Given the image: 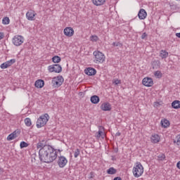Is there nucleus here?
I'll use <instances>...</instances> for the list:
<instances>
[{
    "label": "nucleus",
    "instance_id": "41",
    "mask_svg": "<svg viewBox=\"0 0 180 180\" xmlns=\"http://www.w3.org/2000/svg\"><path fill=\"white\" fill-rule=\"evenodd\" d=\"M5 37V34L4 32H0V40H2Z\"/></svg>",
    "mask_w": 180,
    "mask_h": 180
},
{
    "label": "nucleus",
    "instance_id": "28",
    "mask_svg": "<svg viewBox=\"0 0 180 180\" xmlns=\"http://www.w3.org/2000/svg\"><path fill=\"white\" fill-rule=\"evenodd\" d=\"M173 143L176 144V146H180V135L176 136V139L173 141Z\"/></svg>",
    "mask_w": 180,
    "mask_h": 180
},
{
    "label": "nucleus",
    "instance_id": "45",
    "mask_svg": "<svg viewBox=\"0 0 180 180\" xmlns=\"http://www.w3.org/2000/svg\"><path fill=\"white\" fill-rule=\"evenodd\" d=\"M113 180H122L121 177H115Z\"/></svg>",
    "mask_w": 180,
    "mask_h": 180
},
{
    "label": "nucleus",
    "instance_id": "4",
    "mask_svg": "<svg viewBox=\"0 0 180 180\" xmlns=\"http://www.w3.org/2000/svg\"><path fill=\"white\" fill-rule=\"evenodd\" d=\"M94 56V63L95 64H102L105 61V54L99 51H95L93 52Z\"/></svg>",
    "mask_w": 180,
    "mask_h": 180
},
{
    "label": "nucleus",
    "instance_id": "27",
    "mask_svg": "<svg viewBox=\"0 0 180 180\" xmlns=\"http://www.w3.org/2000/svg\"><path fill=\"white\" fill-rule=\"evenodd\" d=\"M10 22H11V20H9L8 17L3 18L2 19L3 25H9Z\"/></svg>",
    "mask_w": 180,
    "mask_h": 180
},
{
    "label": "nucleus",
    "instance_id": "19",
    "mask_svg": "<svg viewBox=\"0 0 180 180\" xmlns=\"http://www.w3.org/2000/svg\"><path fill=\"white\" fill-rule=\"evenodd\" d=\"M90 101L91 102V103H94V105H96L97 103H99V96H93L91 97Z\"/></svg>",
    "mask_w": 180,
    "mask_h": 180
},
{
    "label": "nucleus",
    "instance_id": "46",
    "mask_svg": "<svg viewBox=\"0 0 180 180\" xmlns=\"http://www.w3.org/2000/svg\"><path fill=\"white\" fill-rule=\"evenodd\" d=\"M1 174H4V169L0 167V175H1Z\"/></svg>",
    "mask_w": 180,
    "mask_h": 180
},
{
    "label": "nucleus",
    "instance_id": "7",
    "mask_svg": "<svg viewBox=\"0 0 180 180\" xmlns=\"http://www.w3.org/2000/svg\"><path fill=\"white\" fill-rule=\"evenodd\" d=\"M12 41H13V44H14V46H16L18 47L23 44V41H25V38L22 35H15L13 38Z\"/></svg>",
    "mask_w": 180,
    "mask_h": 180
},
{
    "label": "nucleus",
    "instance_id": "11",
    "mask_svg": "<svg viewBox=\"0 0 180 180\" xmlns=\"http://www.w3.org/2000/svg\"><path fill=\"white\" fill-rule=\"evenodd\" d=\"M63 33L67 37H72L74 36V29L71 27H67L64 29Z\"/></svg>",
    "mask_w": 180,
    "mask_h": 180
},
{
    "label": "nucleus",
    "instance_id": "24",
    "mask_svg": "<svg viewBox=\"0 0 180 180\" xmlns=\"http://www.w3.org/2000/svg\"><path fill=\"white\" fill-rule=\"evenodd\" d=\"M161 125L162 127H164L165 129H166V127H169V121H168V120H163L161 121Z\"/></svg>",
    "mask_w": 180,
    "mask_h": 180
},
{
    "label": "nucleus",
    "instance_id": "36",
    "mask_svg": "<svg viewBox=\"0 0 180 180\" xmlns=\"http://www.w3.org/2000/svg\"><path fill=\"white\" fill-rule=\"evenodd\" d=\"M153 106L154 108H158L159 106H161V103L156 101L153 103Z\"/></svg>",
    "mask_w": 180,
    "mask_h": 180
},
{
    "label": "nucleus",
    "instance_id": "13",
    "mask_svg": "<svg viewBox=\"0 0 180 180\" xmlns=\"http://www.w3.org/2000/svg\"><path fill=\"white\" fill-rule=\"evenodd\" d=\"M161 138L159 134H154L150 136V141L153 143V144H157V143H160Z\"/></svg>",
    "mask_w": 180,
    "mask_h": 180
},
{
    "label": "nucleus",
    "instance_id": "30",
    "mask_svg": "<svg viewBox=\"0 0 180 180\" xmlns=\"http://www.w3.org/2000/svg\"><path fill=\"white\" fill-rule=\"evenodd\" d=\"M154 75H155V77H156V78H162V73H161V71H160V70L155 72Z\"/></svg>",
    "mask_w": 180,
    "mask_h": 180
},
{
    "label": "nucleus",
    "instance_id": "29",
    "mask_svg": "<svg viewBox=\"0 0 180 180\" xmlns=\"http://www.w3.org/2000/svg\"><path fill=\"white\" fill-rule=\"evenodd\" d=\"M90 40L91 41L96 42L98 41V40H99V37L96 35H91L90 37Z\"/></svg>",
    "mask_w": 180,
    "mask_h": 180
},
{
    "label": "nucleus",
    "instance_id": "33",
    "mask_svg": "<svg viewBox=\"0 0 180 180\" xmlns=\"http://www.w3.org/2000/svg\"><path fill=\"white\" fill-rule=\"evenodd\" d=\"M80 153H81V151L79 150V149H78V148L76 149V150H75V153H74V157H75V158H77L78 156L79 155Z\"/></svg>",
    "mask_w": 180,
    "mask_h": 180
},
{
    "label": "nucleus",
    "instance_id": "38",
    "mask_svg": "<svg viewBox=\"0 0 180 180\" xmlns=\"http://www.w3.org/2000/svg\"><path fill=\"white\" fill-rule=\"evenodd\" d=\"M43 147H44V146H43V143H38L37 145V148H40V150H41V148H43Z\"/></svg>",
    "mask_w": 180,
    "mask_h": 180
},
{
    "label": "nucleus",
    "instance_id": "20",
    "mask_svg": "<svg viewBox=\"0 0 180 180\" xmlns=\"http://www.w3.org/2000/svg\"><path fill=\"white\" fill-rule=\"evenodd\" d=\"M106 2V0H93V4L96 6H101Z\"/></svg>",
    "mask_w": 180,
    "mask_h": 180
},
{
    "label": "nucleus",
    "instance_id": "8",
    "mask_svg": "<svg viewBox=\"0 0 180 180\" xmlns=\"http://www.w3.org/2000/svg\"><path fill=\"white\" fill-rule=\"evenodd\" d=\"M68 162V160H67V158L64 156H60L58 158L57 164L59 168H64V167L67 165Z\"/></svg>",
    "mask_w": 180,
    "mask_h": 180
},
{
    "label": "nucleus",
    "instance_id": "5",
    "mask_svg": "<svg viewBox=\"0 0 180 180\" xmlns=\"http://www.w3.org/2000/svg\"><path fill=\"white\" fill-rule=\"evenodd\" d=\"M63 82L64 78H63V76H58L52 79L51 84L54 88H60Z\"/></svg>",
    "mask_w": 180,
    "mask_h": 180
},
{
    "label": "nucleus",
    "instance_id": "32",
    "mask_svg": "<svg viewBox=\"0 0 180 180\" xmlns=\"http://www.w3.org/2000/svg\"><path fill=\"white\" fill-rule=\"evenodd\" d=\"M28 146H29V144L25 141H22L20 144V148H25L27 147Z\"/></svg>",
    "mask_w": 180,
    "mask_h": 180
},
{
    "label": "nucleus",
    "instance_id": "40",
    "mask_svg": "<svg viewBox=\"0 0 180 180\" xmlns=\"http://www.w3.org/2000/svg\"><path fill=\"white\" fill-rule=\"evenodd\" d=\"M11 134H13L14 139H16V137H18V132H16V131L11 133Z\"/></svg>",
    "mask_w": 180,
    "mask_h": 180
},
{
    "label": "nucleus",
    "instance_id": "18",
    "mask_svg": "<svg viewBox=\"0 0 180 180\" xmlns=\"http://www.w3.org/2000/svg\"><path fill=\"white\" fill-rule=\"evenodd\" d=\"M34 86L36 88H43L44 86V80L37 79L34 83Z\"/></svg>",
    "mask_w": 180,
    "mask_h": 180
},
{
    "label": "nucleus",
    "instance_id": "9",
    "mask_svg": "<svg viewBox=\"0 0 180 180\" xmlns=\"http://www.w3.org/2000/svg\"><path fill=\"white\" fill-rule=\"evenodd\" d=\"M16 63V59H11L10 60H7L5 63H2L0 65V68L1 70H6V68H9L11 65H13Z\"/></svg>",
    "mask_w": 180,
    "mask_h": 180
},
{
    "label": "nucleus",
    "instance_id": "47",
    "mask_svg": "<svg viewBox=\"0 0 180 180\" xmlns=\"http://www.w3.org/2000/svg\"><path fill=\"white\" fill-rule=\"evenodd\" d=\"M120 134H121L120 132H117L115 136H120Z\"/></svg>",
    "mask_w": 180,
    "mask_h": 180
},
{
    "label": "nucleus",
    "instance_id": "3",
    "mask_svg": "<svg viewBox=\"0 0 180 180\" xmlns=\"http://www.w3.org/2000/svg\"><path fill=\"white\" fill-rule=\"evenodd\" d=\"M50 119V116H49V114L45 113L42 115H41L37 121V129H41V127H44L46 124H47V122H49V120Z\"/></svg>",
    "mask_w": 180,
    "mask_h": 180
},
{
    "label": "nucleus",
    "instance_id": "16",
    "mask_svg": "<svg viewBox=\"0 0 180 180\" xmlns=\"http://www.w3.org/2000/svg\"><path fill=\"white\" fill-rule=\"evenodd\" d=\"M84 72L85 74H86V75L92 77L96 74V70H95V68H88L84 70Z\"/></svg>",
    "mask_w": 180,
    "mask_h": 180
},
{
    "label": "nucleus",
    "instance_id": "44",
    "mask_svg": "<svg viewBox=\"0 0 180 180\" xmlns=\"http://www.w3.org/2000/svg\"><path fill=\"white\" fill-rule=\"evenodd\" d=\"M176 37H179V39H180V32L176 33Z\"/></svg>",
    "mask_w": 180,
    "mask_h": 180
},
{
    "label": "nucleus",
    "instance_id": "15",
    "mask_svg": "<svg viewBox=\"0 0 180 180\" xmlns=\"http://www.w3.org/2000/svg\"><path fill=\"white\" fill-rule=\"evenodd\" d=\"M34 16H36V13H34V11L33 10L29 11L26 13L27 20H34Z\"/></svg>",
    "mask_w": 180,
    "mask_h": 180
},
{
    "label": "nucleus",
    "instance_id": "17",
    "mask_svg": "<svg viewBox=\"0 0 180 180\" xmlns=\"http://www.w3.org/2000/svg\"><path fill=\"white\" fill-rule=\"evenodd\" d=\"M103 130H104L103 127L102 126L98 127V131L96 134V137H97V139H101V137L103 138V136H104Z\"/></svg>",
    "mask_w": 180,
    "mask_h": 180
},
{
    "label": "nucleus",
    "instance_id": "48",
    "mask_svg": "<svg viewBox=\"0 0 180 180\" xmlns=\"http://www.w3.org/2000/svg\"><path fill=\"white\" fill-rule=\"evenodd\" d=\"M153 68H155V66H153Z\"/></svg>",
    "mask_w": 180,
    "mask_h": 180
},
{
    "label": "nucleus",
    "instance_id": "23",
    "mask_svg": "<svg viewBox=\"0 0 180 180\" xmlns=\"http://www.w3.org/2000/svg\"><path fill=\"white\" fill-rule=\"evenodd\" d=\"M116 172H117V170H116V169H115L114 167H110L107 170V174H108V175H115Z\"/></svg>",
    "mask_w": 180,
    "mask_h": 180
},
{
    "label": "nucleus",
    "instance_id": "1",
    "mask_svg": "<svg viewBox=\"0 0 180 180\" xmlns=\"http://www.w3.org/2000/svg\"><path fill=\"white\" fill-rule=\"evenodd\" d=\"M39 160L41 162L50 164L57 159V151L50 145H44L39 151Z\"/></svg>",
    "mask_w": 180,
    "mask_h": 180
},
{
    "label": "nucleus",
    "instance_id": "2",
    "mask_svg": "<svg viewBox=\"0 0 180 180\" xmlns=\"http://www.w3.org/2000/svg\"><path fill=\"white\" fill-rule=\"evenodd\" d=\"M133 175L135 178H140L144 174V167L140 162H136L132 169Z\"/></svg>",
    "mask_w": 180,
    "mask_h": 180
},
{
    "label": "nucleus",
    "instance_id": "22",
    "mask_svg": "<svg viewBox=\"0 0 180 180\" xmlns=\"http://www.w3.org/2000/svg\"><path fill=\"white\" fill-rule=\"evenodd\" d=\"M168 52L165 50H161L160 52V57H161V58L164 59V58H167V57H168Z\"/></svg>",
    "mask_w": 180,
    "mask_h": 180
},
{
    "label": "nucleus",
    "instance_id": "35",
    "mask_svg": "<svg viewBox=\"0 0 180 180\" xmlns=\"http://www.w3.org/2000/svg\"><path fill=\"white\" fill-rule=\"evenodd\" d=\"M7 140L8 141H11L12 140H15V138L13 136V135L12 134H10L8 136H7Z\"/></svg>",
    "mask_w": 180,
    "mask_h": 180
},
{
    "label": "nucleus",
    "instance_id": "31",
    "mask_svg": "<svg viewBox=\"0 0 180 180\" xmlns=\"http://www.w3.org/2000/svg\"><path fill=\"white\" fill-rule=\"evenodd\" d=\"M165 160V154H160L158 156V161H164Z\"/></svg>",
    "mask_w": 180,
    "mask_h": 180
},
{
    "label": "nucleus",
    "instance_id": "25",
    "mask_svg": "<svg viewBox=\"0 0 180 180\" xmlns=\"http://www.w3.org/2000/svg\"><path fill=\"white\" fill-rule=\"evenodd\" d=\"M52 61L55 64H57V63H60V61H61V58L58 56H53L52 58Z\"/></svg>",
    "mask_w": 180,
    "mask_h": 180
},
{
    "label": "nucleus",
    "instance_id": "6",
    "mask_svg": "<svg viewBox=\"0 0 180 180\" xmlns=\"http://www.w3.org/2000/svg\"><path fill=\"white\" fill-rule=\"evenodd\" d=\"M48 71L49 72H56L60 74L63 71V68L59 64H53L48 66Z\"/></svg>",
    "mask_w": 180,
    "mask_h": 180
},
{
    "label": "nucleus",
    "instance_id": "37",
    "mask_svg": "<svg viewBox=\"0 0 180 180\" xmlns=\"http://www.w3.org/2000/svg\"><path fill=\"white\" fill-rule=\"evenodd\" d=\"M113 84H115V85H119V84H120V80L116 79H114L112 81Z\"/></svg>",
    "mask_w": 180,
    "mask_h": 180
},
{
    "label": "nucleus",
    "instance_id": "42",
    "mask_svg": "<svg viewBox=\"0 0 180 180\" xmlns=\"http://www.w3.org/2000/svg\"><path fill=\"white\" fill-rule=\"evenodd\" d=\"M153 64H156L158 65V67H160V61H155V62H153Z\"/></svg>",
    "mask_w": 180,
    "mask_h": 180
},
{
    "label": "nucleus",
    "instance_id": "14",
    "mask_svg": "<svg viewBox=\"0 0 180 180\" xmlns=\"http://www.w3.org/2000/svg\"><path fill=\"white\" fill-rule=\"evenodd\" d=\"M101 110H103L104 112H108V111L112 110V105L109 103H104L101 104Z\"/></svg>",
    "mask_w": 180,
    "mask_h": 180
},
{
    "label": "nucleus",
    "instance_id": "43",
    "mask_svg": "<svg viewBox=\"0 0 180 180\" xmlns=\"http://www.w3.org/2000/svg\"><path fill=\"white\" fill-rule=\"evenodd\" d=\"M176 167L179 169H180V161L177 162Z\"/></svg>",
    "mask_w": 180,
    "mask_h": 180
},
{
    "label": "nucleus",
    "instance_id": "12",
    "mask_svg": "<svg viewBox=\"0 0 180 180\" xmlns=\"http://www.w3.org/2000/svg\"><path fill=\"white\" fill-rule=\"evenodd\" d=\"M138 16L140 20H144L147 18V11L145 9L141 8L138 13Z\"/></svg>",
    "mask_w": 180,
    "mask_h": 180
},
{
    "label": "nucleus",
    "instance_id": "39",
    "mask_svg": "<svg viewBox=\"0 0 180 180\" xmlns=\"http://www.w3.org/2000/svg\"><path fill=\"white\" fill-rule=\"evenodd\" d=\"M146 37H147V34L146 32H143L141 35V39L143 40H144V39H146Z\"/></svg>",
    "mask_w": 180,
    "mask_h": 180
},
{
    "label": "nucleus",
    "instance_id": "34",
    "mask_svg": "<svg viewBox=\"0 0 180 180\" xmlns=\"http://www.w3.org/2000/svg\"><path fill=\"white\" fill-rule=\"evenodd\" d=\"M112 46L114 47H122L123 44H122L120 42H113Z\"/></svg>",
    "mask_w": 180,
    "mask_h": 180
},
{
    "label": "nucleus",
    "instance_id": "10",
    "mask_svg": "<svg viewBox=\"0 0 180 180\" xmlns=\"http://www.w3.org/2000/svg\"><path fill=\"white\" fill-rule=\"evenodd\" d=\"M142 84L144 85V86L150 87L154 85V82L151 77H145L142 80Z\"/></svg>",
    "mask_w": 180,
    "mask_h": 180
},
{
    "label": "nucleus",
    "instance_id": "21",
    "mask_svg": "<svg viewBox=\"0 0 180 180\" xmlns=\"http://www.w3.org/2000/svg\"><path fill=\"white\" fill-rule=\"evenodd\" d=\"M172 107L173 109H180V101L175 100L172 103Z\"/></svg>",
    "mask_w": 180,
    "mask_h": 180
},
{
    "label": "nucleus",
    "instance_id": "26",
    "mask_svg": "<svg viewBox=\"0 0 180 180\" xmlns=\"http://www.w3.org/2000/svg\"><path fill=\"white\" fill-rule=\"evenodd\" d=\"M24 122L27 127H30V126H32V120H30V118L29 117L25 118Z\"/></svg>",
    "mask_w": 180,
    "mask_h": 180
}]
</instances>
